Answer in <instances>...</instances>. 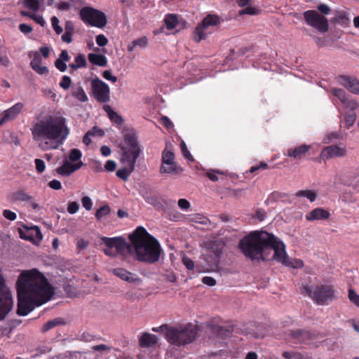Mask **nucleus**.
Here are the masks:
<instances>
[{"label":"nucleus","instance_id":"nucleus-53","mask_svg":"<svg viewBox=\"0 0 359 359\" xmlns=\"http://www.w3.org/2000/svg\"><path fill=\"white\" fill-rule=\"evenodd\" d=\"M96 43L100 46H104L108 43V39L106 38V36L103 34H99L96 36Z\"/></svg>","mask_w":359,"mask_h":359},{"label":"nucleus","instance_id":"nucleus-2","mask_svg":"<svg viewBox=\"0 0 359 359\" xmlns=\"http://www.w3.org/2000/svg\"><path fill=\"white\" fill-rule=\"evenodd\" d=\"M31 130L33 140L39 142L42 150L57 149L69 133L63 117H49L39 121Z\"/></svg>","mask_w":359,"mask_h":359},{"label":"nucleus","instance_id":"nucleus-34","mask_svg":"<svg viewBox=\"0 0 359 359\" xmlns=\"http://www.w3.org/2000/svg\"><path fill=\"white\" fill-rule=\"evenodd\" d=\"M283 356L285 359H311V357L304 355V354L299 352L285 351L283 353Z\"/></svg>","mask_w":359,"mask_h":359},{"label":"nucleus","instance_id":"nucleus-56","mask_svg":"<svg viewBox=\"0 0 359 359\" xmlns=\"http://www.w3.org/2000/svg\"><path fill=\"white\" fill-rule=\"evenodd\" d=\"M136 46H138L141 48H144L147 46L148 39L146 36L140 37L134 41Z\"/></svg>","mask_w":359,"mask_h":359},{"label":"nucleus","instance_id":"nucleus-60","mask_svg":"<svg viewBox=\"0 0 359 359\" xmlns=\"http://www.w3.org/2000/svg\"><path fill=\"white\" fill-rule=\"evenodd\" d=\"M102 76L105 79L111 81L113 83H115L117 81V78L115 76L111 75L110 70L104 71L102 73Z\"/></svg>","mask_w":359,"mask_h":359},{"label":"nucleus","instance_id":"nucleus-8","mask_svg":"<svg viewBox=\"0 0 359 359\" xmlns=\"http://www.w3.org/2000/svg\"><path fill=\"white\" fill-rule=\"evenodd\" d=\"M103 243L107 248L104 250L105 255L116 257L118 254H131V246L127 243L126 240L121 237L102 238Z\"/></svg>","mask_w":359,"mask_h":359},{"label":"nucleus","instance_id":"nucleus-29","mask_svg":"<svg viewBox=\"0 0 359 359\" xmlns=\"http://www.w3.org/2000/svg\"><path fill=\"white\" fill-rule=\"evenodd\" d=\"M103 109L107 112L109 119L116 125H121L123 122V118L116 112L112 110L109 105H104Z\"/></svg>","mask_w":359,"mask_h":359},{"label":"nucleus","instance_id":"nucleus-9","mask_svg":"<svg viewBox=\"0 0 359 359\" xmlns=\"http://www.w3.org/2000/svg\"><path fill=\"white\" fill-rule=\"evenodd\" d=\"M80 18L82 21L90 26L98 28L104 27L107 22L106 15L92 7H83L79 12Z\"/></svg>","mask_w":359,"mask_h":359},{"label":"nucleus","instance_id":"nucleus-62","mask_svg":"<svg viewBox=\"0 0 359 359\" xmlns=\"http://www.w3.org/2000/svg\"><path fill=\"white\" fill-rule=\"evenodd\" d=\"M88 245H89V242L88 241H86L83 238H79L77 241V243H76L77 248L79 250H83V249L86 248L88 246Z\"/></svg>","mask_w":359,"mask_h":359},{"label":"nucleus","instance_id":"nucleus-13","mask_svg":"<svg viewBox=\"0 0 359 359\" xmlns=\"http://www.w3.org/2000/svg\"><path fill=\"white\" fill-rule=\"evenodd\" d=\"M91 88L93 96L97 102L105 103L109 100V88L100 79L95 78L91 81Z\"/></svg>","mask_w":359,"mask_h":359},{"label":"nucleus","instance_id":"nucleus-16","mask_svg":"<svg viewBox=\"0 0 359 359\" xmlns=\"http://www.w3.org/2000/svg\"><path fill=\"white\" fill-rule=\"evenodd\" d=\"M347 154L345 147H340L337 144H332L325 147L320 152V158L327 160L332 158H339L345 156Z\"/></svg>","mask_w":359,"mask_h":359},{"label":"nucleus","instance_id":"nucleus-24","mask_svg":"<svg viewBox=\"0 0 359 359\" xmlns=\"http://www.w3.org/2000/svg\"><path fill=\"white\" fill-rule=\"evenodd\" d=\"M330 212L320 208H317L313 210L309 215L306 216L307 220L315 219H326L330 217Z\"/></svg>","mask_w":359,"mask_h":359},{"label":"nucleus","instance_id":"nucleus-57","mask_svg":"<svg viewBox=\"0 0 359 359\" xmlns=\"http://www.w3.org/2000/svg\"><path fill=\"white\" fill-rule=\"evenodd\" d=\"M318 11L324 15H327L330 12L331 9L330 8L324 4H320L317 7Z\"/></svg>","mask_w":359,"mask_h":359},{"label":"nucleus","instance_id":"nucleus-20","mask_svg":"<svg viewBox=\"0 0 359 359\" xmlns=\"http://www.w3.org/2000/svg\"><path fill=\"white\" fill-rule=\"evenodd\" d=\"M311 149V146L307 144H301L287 149V156L297 160H302L306 156V154Z\"/></svg>","mask_w":359,"mask_h":359},{"label":"nucleus","instance_id":"nucleus-14","mask_svg":"<svg viewBox=\"0 0 359 359\" xmlns=\"http://www.w3.org/2000/svg\"><path fill=\"white\" fill-rule=\"evenodd\" d=\"M220 18L217 15H208L203 21L196 27L194 31V40L196 42L206 38V29L210 26H215L220 23Z\"/></svg>","mask_w":359,"mask_h":359},{"label":"nucleus","instance_id":"nucleus-63","mask_svg":"<svg viewBox=\"0 0 359 359\" xmlns=\"http://www.w3.org/2000/svg\"><path fill=\"white\" fill-rule=\"evenodd\" d=\"M20 30L24 34H29L32 32V27L27 24H20L19 26Z\"/></svg>","mask_w":359,"mask_h":359},{"label":"nucleus","instance_id":"nucleus-41","mask_svg":"<svg viewBox=\"0 0 359 359\" xmlns=\"http://www.w3.org/2000/svg\"><path fill=\"white\" fill-rule=\"evenodd\" d=\"M348 299L353 304L359 307V295L352 289L348 290Z\"/></svg>","mask_w":359,"mask_h":359},{"label":"nucleus","instance_id":"nucleus-50","mask_svg":"<svg viewBox=\"0 0 359 359\" xmlns=\"http://www.w3.org/2000/svg\"><path fill=\"white\" fill-rule=\"evenodd\" d=\"M81 203L83 208L87 210H90L92 209L93 203L90 197L84 196L81 198Z\"/></svg>","mask_w":359,"mask_h":359},{"label":"nucleus","instance_id":"nucleus-55","mask_svg":"<svg viewBox=\"0 0 359 359\" xmlns=\"http://www.w3.org/2000/svg\"><path fill=\"white\" fill-rule=\"evenodd\" d=\"M55 65L57 69L60 72H65L67 69V65L65 62L60 58L57 59L55 62Z\"/></svg>","mask_w":359,"mask_h":359},{"label":"nucleus","instance_id":"nucleus-33","mask_svg":"<svg viewBox=\"0 0 359 359\" xmlns=\"http://www.w3.org/2000/svg\"><path fill=\"white\" fill-rule=\"evenodd\" d=\"M164 22L168 29H172L178 23L177 17L175 15L169 14L165 17Z\"/></svg>","mask_w":359,"mask_h":359},{"label":"nucleus","instance_id":"nucleus-59","mask_svg":"<svg viewBox=\"0 0 359 359\" xmlns=\"http://www.w3.org/2000/svg\"><path fill=\"white\" fill-rule=\"evenodd\" d=\"M3 215L8 220L13 221L16 219V214L9 210H5L3 212Z\"/></svg>","mask_w":359,"mask_h":359},{"label":"nucleus","instance_id":"nucleus-54","mask_svg":"<svg viewBox=\"0 0 359 359\" xmlns=\"http://www.w3.org/2000/svg\"><path fill=\"white\" fill-rule=\"evenodd\" d=\"M343 104L349 108L351 110H354L358 107V103L353 100H349L348 98L343 103Z\"/></svg>","mask_w":359,"mask_h":359},{"label":"nucleus","instance_id":"nucleus-15","mask_svg":"<svg viewBox=\"0 0 359 359\" xmlns=\"http://www.w3.org/2000/svg\"><path fill=\"white\" fill-rule=\"evenodd\" d=\"M182 171L175 161V154L172 151L165 149L162 153V163L160 168V172L164 173H178Z\"/></svg>","mask_w":359,"mask_h":359},{"label":"nucleus","instance_id":"nucleus-11","mask_svg":"<svg viewBox=\"0 0 359 359\" xmlns=\"http://www.w3.org/2000/svg\"><path fill=\"white\" fill-rule=\"evenodd\" d=\"M13 305L11 293L5 285L4 280L0 273V320L5 318L11 311Z\"/></svg>","mask_w":359,"mask_h":359},{"label":"nucleus","instance_id":"nucleus-32","mask_svg":"<svg viewBox=\"0 0 359 359\" xmlns=\"http://www.w3.org/2000/svg\"><path fill=\"white\" fill-rule=\"evenodd\" d=\"M331 22L334 24H339L344 27H346L349 23V19L344 13H339L331 20Z\"/></svg>","mask_w":359,"mask_h":359},{"label":"nucleus","instance_id":"nucleus-37","mask_svg":"<svg viewBox=\"0 0 359 359\" xmlns=\"http://www.w3.org/2000/svg\"><path fill=\"white\" fill-rule=\"evenodd\" d=\"M297 196L299 197H306L310 200V201L313 202L316 200V194L310 190H301L297 192Z\"/></svg>","mask_w":359,"mask_h":359},{"label":"nucleus","instance_id":"nucleus-18","mask_svg":"<svg viewBox=\"0 0 359 359\" xmlns=\"http://www.w3.org/2000/svg\"><path fill=\"white\" fill-rule=\"evenodd\" d=\"M290 339H293L295 343H308L313 338V334L311 332L303 330L298 329L296 330H290L289 334Z\"/></svg>","mask_w":359,"mask_h":359},{"label":"nucleus","instance_id":"nucleus-22","mask_svg":"<svg viewBox=\"0 0 359 359\" xmlns=\"http://www.w3.org/2000/svg\"><path fill=\"white\" fill-rule=\"evenodd\" d=\"M82 164L83 163L81 162L72 164L69 163L68 161L65 160L62 165L58 167L56 169V172L57 174L60 175L68 176L74 171L79 169L81 167Z\"/></svg>","mask_w":359,"mask_h":359},{"label":"nucleus","instance_id":"nucleus-46","mask_svg":"<svg viewBox=\"0 0 359 359\" xmlns=\"http://www.w3.org/2000/svg\"><path fill=\"white\" fill-rule=\"evenodd\" d=\"M81 157V151L77 149L71 150L69 158L72 161H76Z\"/></svg>","mask_w":359,"mask_h":359},{"label":"nucleus","instance_id":"nucleus-27","mask_svg":"<svg viewBox=\"0 0 359 359\" xmlns=\"http://www.w3.org/2000/svg\"><path fill=\"white\" fill-rule=\"evenodd\" d=\"M212 332L217 334L219 337L224 339L231 336L233 332L232 326L222 327L215 325L212 327Z\"/></svg>","mask_w":359,"mask_h":359},{"label":"nucleus","instance_id":"nucleus-7","mask_svg":"<svg viewBox=\"0 0 359 359\" xmlns=\"http://www.w3.org/2000/svg\"><path fill=\"white\" fill-rule=\"evenodd\" d=\"M301 292L319 305L326 304L334 298V290L330 285H304L301 288Z\"/></svg>","mask_w":359,"mask_h":359},{"label":"nucleus","instance_id":"nucleus-31","mask_svg":"<svg viewBox=\"0 0 359 359\" xmlns=\"http://www.w3.org/2000/svg\"><path fill=\"white\" fill-rule=\"evenodd\" d=\"M69 66L72 70H76L79 68L86 67L87 66V62L85 56L83 54H79L75 57V63H71Z\"/></svg>","mask_w":359,"mask_h":359},{"label":"nucleus","instance_id":"nucleus-40","mask_svg":"<svg viewBox=\"0 0 359 359\" xmlns=\"http://www.w3.org/2000/svg\"><path fill=\"white\" fill-rule=\"evenodd\" d=\"M356 120V114L354 112L347 114L345 117V122L346 128H349L351 127Z\"/></svg>","mask_w":359,"mask_h":359},{"label":"nucleus","instance_id":"nucleus-45","mask_svg":"<svg viewBox=\"0 0 359 359\" xmlns=\"http://www.w3.org/2000/svg\"><path fill=\"white\" fill-rule=\"evenodd\" d=\"M258 13H259V11L257 8L250 7V6L246 7L245 8L239 11L240 15H243L245 14L252 15H257Z\"/></svg>","mask_w":359,"mask_h":359},{"label":"nucleus","instance_id":"nucleus-30","mask_svg":"<svg viewBox=\"0 0 359 359\" xmlns=\"http://www.w3.org/2000/svg\"><path fill=\"white\" fill-rule=\"evenodd\" d=\"M72 95L73 97L81 102H84L88 100V97L83 88L80 85H76L72 87Z\"/></svg>","mask_w":359,"mask_h":359},{"label":"nucleus","instance_id":"nucleus-35","mask_svg":"<svg viewBox=\"0 0 359 359\" xmlns=\"http://www.w3.org/2000/svg\"><path fill=\"white\" fill-rule=\"evenodd\" d=\"M111 208L108 205H103L97 210L95 216L97 220L100 221L103 217L109 215Z\"/></svg>","mask_w":359,"mask_h":359},{"label":"nucleus","instance_id":"nucleus-6","mask_svg":"<svg viewBox=\"0 0 359 359\" xmlns=\"http://www.w3.org/2000/svg\"><path fill=\"white\" fill-rule=\"evenodd\" d=\"M161 328L165 330L167 340L170 344L178 346L191 343L198 334L196 326L190 323L175 327L164 325Z\"/></svg>","mask_w":359,"mask_h":359},{"label":"nucleus","instance_id":"nucleus-25","mask_svg":"<svg viewBox=\"0 0 359 359\" xmlns=\"http://www.w3.org/2000/svg\"><path fill=\"white\" fill-rule=\"evenodd\" d=\"M157 343V338L155 335L144 333L140 337L139 344L141 347H150Z\"/></svg>","mask_w":359,"mask_h":359},{"label":"nucleus","instance_id":"nucleus-64","mask_svg":"<svg viewBox=\"0 0 359 359\" xmlns=\"http://www.w3.org/2000/svg\"><path fill=\"white\" fill-rule=\"evenodd\" d=\"M104 168L106 170L112 172L115 170L116 168V164L114 161L109 160L107 161Z\"/></svg>","mask_w":359,"mask_h":359},{"label":"nucleus","instance_id":"nucleus-44","mask_svg":"<svg viewBox=\"0 0 359 359\" xmlns=\"http://www.w3.org/2000/svg\"><path fill=\"white\" fill-rule=\"evenodd\" d=\"M71 78L68 76H63L60 83V86L64 90H67L71 86Z\"/></svg>","mask_w":359,"mask_h":359},{"label":"nucleus","instance_id":"nucleus-19","mask_svg":"<svg viewBox=\"0 0 359 359\" xmlns=\"http://www.w3.org/2000/svg\"><path fill=\"white\" fill-rule=\"evenodd\" d=\"M112 273L121 280L130 283H139L141 282L140 278L123 268L114 269H112Z\"/></svg>","mask_w":359,"mask_h":359},{"label":"nucleus","instance_id":"nucleus-38","mask_svg":"<svg viewBox=\"0 0 359 359\" xmlns=\"http://www.w3.org/2000/svg\"><path fill=\"white\" fill-rule=\"evenodd\" d=\"M223 244L213 243L210 247L211 252L214 254L215 258L218 259L222 254Z\"/></svg>","mask_w":359,"mask_h":359},{"label":"nucleus","instance_id":"nucleus-10","mask_svg":"<svg viewBox=\"0 0 359 359\" xmlns=\"http://www.w3.org/2000/svg\"><path fill=\"white\" fill-rule=\"evenodd\" d=\"M304 18L309 25L316 29L320 32L325 33L329 29L327 19L315 10L305 11L304 13Z\"/></svg>","mask_w":359,"mask_h":359},{"label":"nucleus","instance_id":"nucleus-4","mask_svg":"<svg viewBox=\"0 0 359 359\" xmlns=\"http://www.w3.org/2000/svg\"><path fill=\"white\" fill-rule=\"evenodd\" d=\"M279 241L272 233L265 231H255L240 240L238 248L245 256L253 259L259 256L262 257L266 250L271 249L275 252Z\"/></svg>","mask_w":359,"mask_h":359},{"label":"nucleus","instance_id":"nucleus-12","mask_svg":"<svg viewBox=\"0 0 359 359\" xmlns=\"http://www.w3.org/2000/svg\"><path fill=\"white\" fill-rule=\"evenodd\" d=\"M273 258L286 266H290L294 269H299L304 266L302 260L299 259H289L285 251V246L280 240L278 245H276Z\"/></svg>","mask_w":359,"mask_h":359},{"label":"nucleus","instance_id":"nucleus-3","mask_svg":"<svg viewBox=\"0 0 359 359\" xmlns=\"http://www.w3.org/2000/svg\"><path fill=\"white\" fill-rule=\"evenodd\" d=\"M131 253L137 260L154 264L159 260L161 248L158 241L142 226L137 227L130 236Z\"/></svg>","mask_w":359,"mask_h":359},{"label":"nucleus","instance_id":"nucleus-51","mask_svg":"<svg viewBox=\"0 0 359 359\" xmlns=\"http://www.w3.org/2000/svg\"><path fill=\"white\" fill-rule=\"evenodd\" d=\"M181 149H182V151L183 153V155L184 156L189 160V161H194V158L192 157V156L191 155V154L189 153V151H188V149L185 144V143L184 142H182L181 143Z\"/></svg>","mask_w":359,"mask_h":359},{"label":"nucleus","instance_id":"nucleus-23","mask_svg":"<svg viewBox=\"0 0 359 359\" xmlns=\"http://www.w3.org/2000/svg\"><path fill=\"white\" fill-rule=\"evenodd\" d=\"M340 83L346 87L350 92L359 93V81L346 76H339Z\"/></svg>","mask_w":359,"mask_h":359},{"label":"nucleus","instance_id":"nucleus-28","mask_svg":"<svg viewBox=\"0 0 359 359\" xmlns=\"http://www.w3.org/2000/svg\"><path fill=\"white\" fill-rule=\"evenodd\" d=\"M11 201H29L32 199V196L25 193L22 189H18L13 192L10 196Z\"/></svg>","mask_w":359,"mask_h":359},{"label":"nucleus","instance_id":"nucleus-43","mask_svg":"<svg viewBox=\"0 0 359 359\" xmlns=\"http://www.w3.org/2000/svg\"><path fill=\"white\" fill-rule=\"evenodd\" d=\"M333 94L339 99L342 104L348 99L346 92L342 89H334Z\"/></svg>","mask_w":359,"mask_h":359},{"label":"nucleus","instance_id":"nucleus-39","mask_svg":"<svg viewBox=\"0 0 359 359\" xmlns=\"http://www.w3.org/2000/svg\"><path fill=\"white\" fill-rule=\"evenodd\" d=\"M61 323V320L59 318H55L51 320L48 321L42 327L41 330L43 332L48 331L49 330L53 328L54 327L60 325Z\"/></svg>","mask_w":359,"mask_h":359},{"label":"nucleus","instance_id":"nucleus-48","mask_svg":"<svg viewBox=\"0 0 359 359\" xmlns=\"http://www.w3.org/2000/svg\"><path fill=\"white\" fill-rule=\"evenodd\" d=\"M79 209V204L76 201L69 202L67 206V211L70 214L76 213Z\"/></svg>","mask_w":359,"mask_h":359},{"label":"nucleus","instance_id":"nucleus-42","mask_svg":"<svg viewBox=\"0 0 359 359\" xmlns=\"http://www.w3.org/2000/svg\"><path fill=\"white\" fill-rule=\"evenodd\" d=\"M51 24L53 29L55 30L57 34H60L62 32L63 29L62 27L59 25V20L57 17L53 16L51 18Z\"/></svg>","mask_w":359,"mask_h":359},{"label":"nucleus","instance_id":"nucleus-47","mask_svg":"<svg viewBox=\"0 0 359 359\" xmlns=\"http://www.w3.org/2000/svg\"><path fill=\"white\" fill-rule=\"evenodd\" d=\"M36 165V170L38 173H42L45 170V163L43 160L39 158H36L34 161Z\"/></svg>","mask_w":359,"mask_h":359},{"label":"nucleus","instance_id":"nucleus-21","mask_svg":"<svg viewBox=\"0 0 359 359\" xmlns=\"http://www.w3.org/2000/svg\"><path fill=\"white\" fill-rule=\"evenodd\" d=\"M24 105L22 102H18L8 109L4 111V116L0 121V126L8 121L14 119L22 111Z\"/></svg>","mask_w":359,"mask_h":359},{"label":"nucleus","instance_id":"nucleus-36","mask_svg":"<svg viewBox=\"0 0 359 359\" xmlns=\"http://www.w3.org/2000/svg\"><path fill=\"white\" fill-rule=\"evenodd\" d=\"M23 4L25 8L34 11H39L40 8L39 0H24Z\"/></svg>","mask_w":359,"mask_h":359},{"label":"nucleus","instance_id":"nucleus-49","mask_svg":"<svg viewBox=\"0 0 359 359\" xmlns=\"http://www.w3.org/2000/svg\"><path fill=\"white\" fill-rule=\"evenodd\" d=\"M41 64V58L38 53H35L34 55V58L30 62L31 67L34 69L36 67Z\"/></svg>","mask_w":359,"mask_h":359},{"label":"nucleus","instance_id":"nucleus-58","mask_svg":"<svg viewBox=\"0 0 359 359\" xmlns=\"http://www.w3.org/2000/svg\"><path fill=\"white\" fill-rule=\"evenodd\" d=\"M268 168V164L264 162L260 163L259 165L252 166L250 169V172L253 173L260 169H266Z\"/></svg>","mask_w":359,"mask_h":359},{"label":"nucleus","instance_id":"nucleus-26","mask_svg":"<svg viewBox=\"0 0 359 359\" xmlns=\"http://www.w3.org/2000/svg\"><path fill=\"white\" fill-rule=\"evenodd\" d=\"M88 59L90 63L100 67H106L107 65V57L104 55L89 53Z\"/></svg>","mask_w":359,"mask_h":359},{"label":"nucleus","instance_id":"nucleus-61","mask_svg":"<svg viewBox=\"0 0 359 359\" xmlns=\"http://www.w3.org/2000/svg\"><path fill=\"white\" fill-rule=\"evenodd\" d=\"M178 205L182 210H187L190 207V203L187 199L181 198L178 201Z\"/></svg>","mask_w":359,"mask_h":359},{"label":"nucleus","instance_id":"nucleus-1","mask_svg":"<svg viewBox=\"0 0 359 359\" xmlns=\"http://www.w3.org/2000/svg\"><path fill=\"white\" fill-rule=\"evenodd\" d=\"M18 316H26L35 306L48 302L53 295V290L46 277L34 269L22 272L16 283Z\"/></svg>","mask_w":359,"mask_h":359},{"label":"nucleus","instance_id":"nucleus-52","mask_svg":"<svg viewBox=\"0 0 359 359\" xmlns=\"http://www.w3.org/2000/svg\"><path fill=\"white\" fill-rule=\"evenodd\" d=\"M182 263L188 270H192L194 267V261L188 257H184L182 258Z\"/></svg>","mask_w":359,"mask_h":359},{"label":"nucleus","instance_id":"nucleus-17","mask_svg":"<svg viewBox=\"0 0 359 359\" xmlns=\"http://www.w3.org/2000/svg\"><path fill=\"white\" fill-rule=\"evenodd\" d=\"M25 231L21 229H19L18 230L19 236L22 239L33 243L34 242V238H36L39 241L42 240L43 235L39 227L36 226H34L30 228L25 226Z\"/></svg>","mask_w":359,"mask_h":359},{"label":"nucleus","instance_id":"nucleus-5","mask_svg":"<svg viewBox=\"0 0 359 359\" xmlns=\"http://www.w3.org/2000/svg\"><path fill=\"white\" fill-rule=\"evenodd\" d=\"M125 145L121 147L122 151L121 162L126 165L116 171V176L126 181L133 171L141 149L135 134L128 133L124 137Z\"/></svg>","mask_w":359,"mask_h":359}]
</instances>
